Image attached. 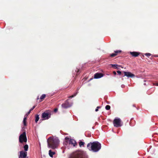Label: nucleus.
Wrapping results in <instances>:
<instances>
[{
    "label": "nucleus",
    "instance_id": "f257e3e1",
    "mask_svg": "<svg viewBox=\"0 0 158 158\" xmlns=\"http://www.w3.org/2000/svg\"><path fill=\"white\" fill-rule=\"evenodd\" d=\"M101 145L100 143L98 141H95L93 143H90L88 144L87 148L90 151H92L94 152H98L101 148Z\"/></svg>",
    "mask_w": 158,
    "mask_h": 158
},
{
    "label": "nucleus",
    "instance_id": "f03ea898",
    "mask_svg": "<svg viewBox=\"0 0 158 158\" xmlns=\"http://www.w3.org/2000/svg\"><path fill=\"white\" fill-rule=\"evenodd\" d=\"M48 147L52 149L56 148L59 145V140L57 138L50 137L47 141Z\"/></svg>",
    "mask_w": 158,
    "mask_h": 158
},
{
    "label": "nucleus",
    "instance_id": "7ed1b4c3",
    "mask_svg": "<svg viewBox=\"0 0 158 158\" xmlns=\"http://www.w3.org/2000/svg\"><path fill=\"white\" fill-rule=\"evenodd\" d=\"M113 124L115 127H118L122 126L123 123L120 118H116L114 120Z\"/></svg>",
    "mask_w": 158,
    "mask_h": 158
},
{
    "label": "nucleus",
    "instance_id": "20e7f679",
    "mask_svg": "<svg viewBox=\"0 0 158 158\" xmlns=\"http://www.w3.org/2000/svg\"><path fill=\"white\" fill-rule=\"evenodd\" d=\"M19 141L22 143L23 142H26L27 141V139L26 136V133L25 132H24L21 134L19 137Z\"/></svg>",
    "mask_w": 158,
    "mask_h": 158
},
{
    "label": "nucleus",
    "instance_id": "39448f33",
    "mask_svg": "<svg viewBox=\"0 0 158 158\" xmlns=\"http://www.w3.org/2000/svg\"><path fill=\"white\" fill-rule=\"evenodd\" d=\"M51 117V114L48 112H44L42 113V117L44 120L48 119Z\"/></svg>",
    "mask_w": 158,
    "mask_h": 158
},
{
    "label": "nucleus",
    "instance_id": "423d86ee",
    "mask_svg": "<svg viewBox=\"0 0 158 158\" xmlns=\"http://www.w3.org/2000/svg\"><path fill=\"white\" fill-rule=\"evenodd\" d=\"M68 101L69 99L67 100L65 103L62 104V106L63 108H67L72 106V104L69 103Z\"/></svg>",
    "mask_w": 158,
    "mask_h": 158
},
{
    "label": "nucleus",
    "instance_id": "0eeeda50",
    "mask_svg": "<svg viewBox=\"0 0 158 158\" xmlns=\"http://www.w3.org/2000/svg\"><path fill=\"white\" fill-rule=\"evenodd\" d=\"M74 158H87L85 156L83 155L81 152H79L77 153Z\"/></svg>",
    "mask_w": 158,
    "mask_h": 158
},
{
    "label": "nucleus",
    "instance_id": "6e6552de",
    "mask_svg": "<svg viewBox=\"0 0 158 158\" xmlns=\"http://www.w3.org/2000/svg\"><path fill=\"white\" fill-rule=\"evenodd\" d=\"M124 76H126L128 77H133L135 76L134 74L131 73L130 72H124Z\"/></svg>",
    "mask_w": 158,
    "mask_h": 158
},
{
    "label": "nucleus",
    "instance_id": "1a4fd4ad",
    "mask_svg": "<svg viewBox=\"0 0 158 158\" xmlns=\"http://www.w3.org/2000/svg\"><path fill=\"white\" fill-rule=\"evenodd\" d=\"M27 155V152H24L21 151L20 152V154L19 155V158H25Z\"/></svg>",
    "mask_w": 158,
    "mask_h": 158
},
{
    "label": "nucleus",
    "instance_id": "9d476101",
    "mask_svg": "<svg viewBox=\"0 0 158 158\" xmlns=\"http://www.w3.org/2000/svg\"><path fill=\"white\" fill-rule=\"evenodd\" d=\"M103 74L101 73H96L94 74V78L95 79H98L102 77Z\"/></svg>",
    "mask_w": 158,
    "mask_h": 158
},
{
    "label": "nucleus",
    "instance_id": "9b49d317",
    "mask_svg": "<svg viewBox=\"0 0 158 158\" xmlns=\"http://www.w3.org/2000/svg\"><path fill=\"white\" fill-rule=\"evenodd\" d=\"M69 144H71L74 146H75L76 144L75 140L72 139H70L69 140Z\"/></svg>",
    "mask_w": 158,
    "mask_h": 158
},
{
    "label": "nucleus",
    "instance_id": "f8f14e48",
    "mask_svg": "<svg viewBox=\"0 0 158 158\" xmlns=\"http://www.w3.org/2000/svg\"><path fill=\"white\" fill-rule=\"evenodd\" d=\"M130 54L133 56L135 57L137 56L139 54V52H130Z\"/></svg>",
    "mask_w": 158,
    "mask_h": 158
},
{
    "label": "nucleus",
    "instance_id": "ddd939ff",
    "mask_svg": "<svg viewBox=\"0 0 158 158\" xmlns=\"http://www.w3.org/2000/svg\"><path fill=\"white\" fill-rule=\"evenodd\" d=\"M48 154L50 157H52L53 156L56 154V152H55L52 151V150H50L49 151Z\"/></svg>",
    "mask_w": 158,
    "mask_h": 158
},
{
    "label": "nucleus",
    "instance_id": "4468645a",
    "mask_svg": "<svg viewBox=\"0 0 158 158\" xmlns=\"http://www.w3.org/2000/svg\"><path fill=\"white\" fill-rule=\"evenodd\" d=\"M27 119L26 117L25 116H24L23 120V123L24 126H26V119Z\"/></svg>",
    "mask_w": 158,
    "mask_h": 158
},
{
    "label": "nucleus",
    "instance_id": "2eb2a0df",
    "mask_svg": "<svg viewBox=\"0 0 158 158\" xmlns=\"http://www.w3.org/2000/svg\"><path fill=\"white\" fill-rule=\"evenodd\" d=\"M84 144L85 143L82 141H80L79 143V145L80 147L84 146Z\"/></svg>",
    "mask_w": 158,
    "mask_h": 158
},
{
    "label": "nucleus",
    "instance_id": "dca6fc26",
    "mask_svg": "<svg viewBox=\"0 0 158 158\" xmlns=\"http://www.w3.org/2000/svg\"><path fill=\"white\" fill-rule=\"evenodd\" d=\"M24 150L25 151H27L28 149V146L27 144H26L24 146Z\"/></svg>",
    "mask_w": 158,
    "mask_h": 158
},
{
    "label": "nucleus",
    "instance_id": "f3484780",
    "mask_svg": "<svg viewBox=\"0 0 158 158\" xmlns=\"http://www.w3.org/2000/svg\"><path fill=\"white\" fill-rule=\"evenodd\" d=\"M39 115H37L35 116V122L37 123L39 120Z\"/></svg>",
    "mask_w": 158,
    "mask_h": 158
},
{
    "label": "nucleus",
    "instance_id": "a211bd4d",
    "mask_svg": "<svg viewBox=\"0 0 158 158\" xmlns=\"http://www.w3.org/2000/svg\"><path fill=\"white\" fill-rule=\"evenodd\" d=\"M46 97V95L45 94H43L40 97V99H44Z\"/></svg>",
    "mask_w": 158,
    "mask_h": 158
},
{
    "label": "nucleus",
    "instance_id": "6ab92c4d",
    "mask_svg": "<svg viewBox=\"0 0 158 158\" xmlns=\"http://www.w3.org/2000/svg\"><path fill=\"white\" fill-rule=\"evenodd\" d=\"M77 93L74 94L72 95L71 96L69 97V98H72L73 97H75V96H76V95L77 94Z\"/></svg>",
    "mask_w": 158,
    "mask_h": 158
},
{
    "label": "nucleus",
    "instance_id": "aec40b11",
    "mask_svg": "<svg viewBox=\"0 0 158 158\" xmlns=\"http://www.w3.org/2000/svg\"><path fill=\"white\" fill-rule=\"evenodd\" d=\"M110 108V107L109 105H106L105 107V109L107 110H109Z\"/></svg>",
    "mask_w": 158,
    "mask_h": 158
},
{
    "label": "nucleus",
    "instance_id": "412c9836",
    "mask_svg": "<svg viewBox=\"0 0 158 158\" xmlns=\"http://www.w3.org/2000/svg\"><path fill=\"white\" fill-rule=\"evenodd\" d=\"M112 67H113L115 69H118L117 66L118 65L117 64H112Z\"/></svg>",
    "mask_w": 158,
    "mask_h": 158
},
{
    "label": "nucleus",
    "instance_id": "4be33fe9",
    "mask_svg": "<svg viewBox=\"0 0 158 158\" xmlns=\"http://www.w3.org/2000/svg\"><path fill=\"white\" fill-rule=\"evenodd\" d=\"M117 55V54L115 53H112L110 54V56L111 57H114Z\"/></svg>",
    "mask_w": 158,
    "mask_h": 158
},
{
    "label": "nucleus",
    "instance_id": "5701e85b",
    "mask_svg": "<svg viewBox=\"0 0 158 158\" xmlns=\"http://www.w3.org/2000/svg\"><path fill=\"white\" fill-rule=\"evenodd\" d=\"M145 55L147 57H149L150 56H151V54L150 53H146L145 54Z\"/></svg>",
    "mask_w": 158,
    "mask_h": 158
},
{
    "label": "nucleus",
    "instance_id": "b1692460",
    "mask_svg": "<svg viewBox=\"0 0 158 158\" xmlns=\"http://www.w3.org/2000/svg\"><path fill=\"white\" fill-rule=\"evenodd\" d=\"M121 52V51H120V50H117V51H115L114 52L115 53H116L117 54L118 53L120 52Z\"/></svg>",
    "mask_w": 158,
    "mask_h": 158
},
{
    "label": "nucleus",
    "instance_id": "393cba45",
    "mask_svg": "<svg viewBox=\"0 0 158 158\" xmlns=\"http://www.w3.org/2000/svg\"><path fill=\"white\" fill-rule=\"evenodd\" d=\"M117 73L119 75H120L121 74V72L120 71H117Z\"/></svg>",
    "mask_w": 158,
    "mask_h": 158
},
{
    "label": "nucleus",
    "instance_id": "a878e982",
    "mask_svg": "<svg viewBox=\"0 0 158 158\" xmlns=\"http://www.w3.org/2000/svg\"><path fill=\"white\" fill-rule=\"evenodd\" d=\"M65 139L66 141H69V138L68 137H66L65 138Z\"/></svg>",
    "mask_w": 158,
    "mask_h": 158
},
{
    "label": "nucleus",
    "instance_id": "bb28decb",
    "mask_svg": "<svg viewBox=\"0 0 158 158\" xmlns=\"http://www.w3.org/2000/svg\"><path fill=\"white\" fill-rule=\"evenodd\" d=\"M100 108V107H99V106H98V107H97V108L96 109H95V111H98V108Z\"/></svg>",
    "mask_w": 158,
    "mask_h": 158
},
{
    "label": "nucleus",
    "instance_id": "cd10ccee",
    "mask_svg": "<svg viewBox=\"0 0 158 158\" xmlns=\"http://www.w3.org/2000/svg\"><path fill=\"white\" fill-rule=\"evenodd\" d=\"M35 107V106H34L32 108L30 109V110L31 111L33 110V109Z\"/></svg>",
    "mask_w": 158,
    "mask_h": 158
},
{
    "label": "nucleus",
    "instance_id": "c85d7f7f",
    "mask_svg": "<svg viewBox=\"0 0 158 158\" xmlns=\"http://www.w3.org/2000/svg\"><path fill=\"white\" fill-rule=\"evenodd\" d=\"M58 110V109L57 108H55L54 109V112H56Z\"/></svg>",
    "mask_w": 158,
    "mask_h": 158
},
{
    "label": "nucleus",
    "instance_id": "c756f323",
    "mask_svg": "<svg viewBox=\"0 0 158 158\" xmlns=\"http://www.w3.org/2000/svg\"><path fill=\"white\" fill-rule=\"evenodd\" d=\"M31 111L30 110H29V111L27 112V113L26 114V115H27L28 114H29L30 112H31Z\"/></svg>",
    "mask_w": 158,
    "mask_h": 158
},
{
    "label": "nucleus",
    "instance_id": "7c9ffc66",
    "mask_svg": "<svg viewBox=\"0 0 158 158\" xmlns=\"http://www.w3.org/2000/svg\"><path fill=\"white\" fill-rule=\"evenodd\" d=\"M113 73L114 74V75H116V73L115 72V71H114L113 72Z\"/></svg>",
    "mask_w": 158,
    "mask_h": 158
},
{
    "label": "nucleus",
    "instance_id": "2f4dec72",
    "mask_svg": "<svg viewBox=\"0 0 158 158\" xmlns=\"http://www.w3.org/2000/svg\"><path fill=\"white\" fill-rule=\"evenodd\" d=\"M124 86V85H121V87L123 88Z\"/></svg>",
    "mask_w": 158,
    "mask_h": 158
},
{
    "label": "nucleus",
    "instance_id": "473e14b6",
    "mask_svg": "<svg viewBox=\"0 0 158 158\" xmlns=\"http://www.w3.org/2000/svg\"><path fill=\"white\" fill-rule=\"evenodd\" d=\"M156 85L157 86H158V83H156Z\"/></svg>",
    "mask_w": 158,
    "mask_h": 158
},
{
    "label": "nucleus",
    "instance_id": "72a5a7b5",
    "mask_svg": "<svg viewBox=\"0 0 158 158\" xmlns=\"http://www.w3.org/2000/svg\"><path fill=\"white\" fill-rule=\"evenodd\" d=\"M39 99V97H38L37 98V99Z\"/></svg>",
    "mask_w": 158,
    "mask_h": 158
}]
</instances>
